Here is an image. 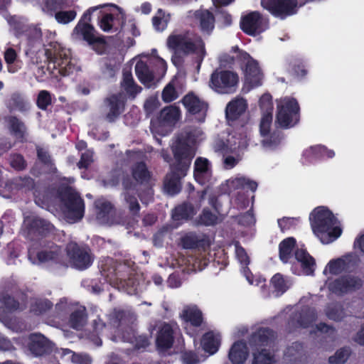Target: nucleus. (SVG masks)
Here are the masks:
<instances>
[{
    "label": "nucleus",
    "instance_id": "nucleus-1",
    "mask_svg": "<svg viewBox=\"0 0 364 364\" xmlns=\"http://www.w3.org/2000/svg\"><path fill=\"white\" fill-rule=\"evenodd\" d=\"M196 142L195 134L192 132H186L181 134L171 146L174 161L170 164V171L164 180V189L167 194L175 196L181 192V179L186 176L196 155Z\"/></svg>",
    "mask_w": 364,
    "mask_h": 364
},
{
    "label": "nucleus",
    "instance_id": "nucleus-2",
    "mask_svg": "<svg viewBox=\"0 0 364 364\" xmlns=\"http://www.w3.org/2000/svg\"><path fill=\"white\" fill-rule=\"evenodd\" d=\"M309 220L313 232L321 238L323 243L336 240L342 233L338 226H334L336 218L327 208H316L310 214Z\"/></svg>",
    "mask_w": 364,
    "mask_h": 364
},
{
    "label": "nucleus",
    "instance_id": "nucleus-3",
    "mask_svg": "<svg viewBox=\"0 0 364 364\" xmlns=\"http://www.w3.org/2000/svg\"><path fill=\"white\" fill-rule=\"evenodd\" d=\"M166 43L168 48L176 54H196L198 68L206 55L205 43L202 38L189 32L171 34L168 37Z\"/></svg>",
    "mask_w": 364,
    "mask_h": 364
},
{
    "label": "nucleus",
    "instance_id": "nucleus-4",
    "mask_svg": "<svg viewBox=\"0 0 364 364\" xmlns=\"http://www.w3.org/2000/svg\"><path fill=\"white\" fill-rule=\"evenodd\" d=\"M56 196L61 202L68 218L79 221L84 217L85 201L72 186L60 184L57 188Z\"/></svg>",
    "mask_w": 364,
    "mask_h": 364
},
{
    "label": "nucleus",
    "instance_id": "nucleus-5",
    "mask_svg": "<svg viewBox=\"0 0 364 364\" xmlns=\"http://www.w3.org/2000/svg\"><path fill=\"white\" fill-rule=\"evenodd\" d=\"M46 50L49 58V66L52 70H58L63 76L69 75L73 72L74 65L71 63L70 52L57 41L46 44Z\"/></svg>",
    "mask_w": 364,
    "mask_h": 364
},
{
    "label": "nucleus",
    "instance_id": "nucleus-6",
    "mask_svg": "<svg viewBox=\"0 0 364 364\" xmlns=\"http://www.w3.org/2000/svg\"><path fill=\"white\" fill-rule=\"evenodd\" d=\"M239 84V76L237 73L216 69L210 75L209 85L219 94L234 93Z\"/></svg>",
    "mask_w": 364,
    "mask_h": 364
},
{
    "label": "nucleus",
    "instance_id": "nucleus-7",
    "mask_svg": "<svg viewBox=\"0 0 364 364\" xmlns=\"http://www.w3.org/2000/svg\"><path fill=\"white\" fill-rule=\"evenodd\" d=\"M299 105L295 98H284L277 105L276 123L282 128H291L299 122Z\"/></svg>",
    "mask_w": 364,
    "mask_h": 364
},
{
    "label": "nucleus",
    "instance_id": "nucleus-8",
    "mask_svg": "<svg viewBox=\"0 0 364 364\" xmlns=\"http://www.w3.org/2000/svg\"><path fill=\"white\" fill-rule=\"evenodd\" d=\"M131 173L132 176L122 171L120 174L124 191L134 190L137 186L149 185L152 176L144 161L134 163L131 167Z\"/></svg>",
    "mask_w": 364,
    "mask_h": 364
},
{
    "label": "nucleus",
    "instance_id": "nucleus-9",
    "mask_svg": "<svg viewBox=\"0 0 364 364\" xmlns=\"http://www.w3.org/2000/svg\"><path fill=\"white\" fill-rule=\"evenodd\" d=\"M34 34V38L31 36L28 37L26 55L33 64L39 65L38 69L46 74L45 65H42L43 63L47 65V70H52L51 65L49 66V58L46 50V44L42 43L41 31H35Z\"/></svg>",
    "mask_w": 364,
    "mask_h": 364
},
{
    "label": "nucleus",
    "instance_id": "nucleus-10",
    "mask_svg": "<svg viewBox=\"0 0 364 364\" xmlns=\"http://www.w3.org/2000/svg\"><path fill=\"white\" fill-rule=\"evenodd\" d=\"M301 0H261V6L272 16L281 20L297 13Z\"/></svg>",
    "mask_w": 364,
    "mask_h": 364
},
{
    "label": "nucleus",
    "instance_id": "nucleus-11",
    "mask_svg": "<svg viewBox=\"0 0 364 364\" xmlns=\"http://www.w3.org/2000/svg\"><path fill=\"white\" fill-rule=\"evenodd\" d=\"M65 251L71 266L79 270H85L93 262V257L87 246H82L75 242H70L65 247Z\"/></svg>",
    "mask_w": 364,
    "mask_h": 364
},
{
    "label": "nucleus",
    "instance_id": "nucleus-12",
    "mask_svg": "<svg viewBox=\"0 0 364 364\" xmlns=\"http://www.w3.org/2000/svg\"><path fill=\"white\" fill-rule=\"evenodd\" d=\"M240 26L245 33L255 36L268 29L269 19L259 11H251L241 17Z\"/></svg>",
    "mask_w": 364,
    "mask_h": 364
},
{
    "label": "nucleus",
    "instance_id": "nucleus-13",
    "mask_svg": "<svg viewBox=\"0 0 364 364\" xmlns=\"http://www.w3.org/2000/svg\"><path fill=\"white\" fill-rule=\"evenodd\" d=\"M74 33L82 36V39L97 54L105 53L106 41L104 36H97L94 26L89 23L78 22L74 28Z\"/></svg>",
    "mask_w": 364,
    "mask_h": 364
},
{
    "label": "nucleus",
    "instance_id": "nucleus-14",
    "mask_svg": "<svg viewBox=\"0 0 364 364\" xmlns=\"http://www.w3.org/2000/svg\"><path fill=\"white\" fill-rule=\"evenodd\" d=\"M127 98L121 92L112 94L104 99L102 108L106 112L105 119L114 122L124 112Z\"/></svg>",
    "mask_w": 364,
    "mask_h": 364
},
{
    "label": "nucleus",
    "instance_id": "nucleus-15",
    "mask_svg": "<svg viewBox=\"0 0 364 364\" xmlns=\"http://www.w3.org/2000/svg\"><path fill=\"white\" fill-rule=\"evenodd\" d=\"M363 286V281L358 277L347 274L341 276L329 282L328 288L332 293L341 296L359 289Z\"/></svg>",
    "mask_w": 364,
    "mask_h": 364
},
{
    "label": "nucleus",
    "instance_id": "nucleus-16",
    "mask_svg": "<svg viewBox=\"0 0 364 364\" xmlns=\"http://www.w3.org/2000/svg\"><path fill=\"white\" fill-rule=\"evenodd\" d=\"M36 257L40 263L66 265L64 250L53 242H48L41 250L36 253Z\"/></svg>",
    "mask_w": 364,
    "mask_h": 364
},
{
    "label": "nucleus",
    "instance_id": "nucleus-17",
    "mask_svg": "<svg viewBox=\"0 0 364 364\" xmlns=\"http://www.w3.org/2000/svg\"><path fill=\"white\" fill-rule=\"evenodd\" d=\"M176 331V328L166 322L159 327L156 336V348L159 353H164L173 347Z\"/></svg>",
    "mask_w": 364,
    "mask_h": 364
},
{
    "label": "nucleus",
    "instance_id": "nucleus-18",
    "mask_svg": "<svg viewBox=\"0 0 364 364\" xmlns=\"http://www.w3.org/2000/svg\"><path fill=\"white\" fill-rule=\"evenodd\" d=\"M335 156V152L328 149L326 146L318 144L310 146L304 151L302 154V164L309 165L323 160L324 159H332Z\"/></svg>",
    "mask_w": 364,
    "mask_h": 364
},
{
    "label": "nucleus",
    "instance_id": "nucleus-19",
    "mask_svg": "<svg viewBox=\"0 0 364 364\" xmlns=\"http://www.w3.org/2000/svg\"><path fill=\"white\" fill-rule=\"evenodd\" d=\"M7 129L10 134L16 141L25 143L28 136V130L26 123L16 115H8L4 117Z\"/></svg>",
    "mask_w": 364,
    "mask_h": 364
},
{
    "label": "nucleus",
    "instance_id": "nucleus-20",
    "mask_svg": "<svg viewBox=\"0 0 364 364\" xmlns=\"http://www.w3.org/2000/svg\"><path fill=\"white\" fill-rule=\"evenodd\" d=\"M28 349L35 356L48 355L53 351L52 343L41 333L29 336Z\"/></svg>",
    "mask_w": 364,
    "mask_h": 364
},
{
    "label": "nucleus",
    "instance_id": "nucleus-21",
    "mask_svg": "<svg viewBox=\"0 0 364 364\" xmlns=\"http://www.w3.org/2000/svg\"><path fill=\"white\" fill-rule=\"evenodd\" d=\"M315 319V314L309 309H302L294 314L289 319L287 326L289 333L294 332L297 328H309Z\"/></svg>",
    "mask_w": 364,
    "mask_h": 364
},
{
    "label": "nucleus",
    "instance_id": "nucleus-22",
    "mask_svg": "<svg viewBox=\"0 0 364 364\" xmlns=\"http://www.w3.org/2000/svg\"><path fill=\"white\" fill-rule=\"evenodd\" d=\"M275 332L267 327H260L253 332L249 338V344L253 350L267 346L274 338Z\"/></svg>",
    "mask_w": 364,
    "mask_h": 364
},
{
    "label": "nucleus",
    "instance_id": "nucleus-23",
    "mask_svg": "<svg viewBox=\"0 0 364 364\" xmlns=\"http://www.w3.org/2000/svg\"><path fill=\"white\" fill-rule=\"evenodd\" d=\"M5 105L10 112L25 113L30 109L31 105L25 95L20 92H12L5 101Z\"/></svg>",
    "mask_w": 364,
    "mask_h": 364
},
{
    "label": "nucleus",
    "instance_id": "nucleus-24",
    "mask_svg": "<svg viewBox=\"0 0 364 364\" xmlns=\"http://www.w3.org/2000/svg\"><path fill=\"white\" fill-rule=\"evenodd\" d=\"M242 70L247 84L252 87H258L262 85L263 73L256 60H250Z\"/></svg>",
    "mask_w": 364,
    "mask_h": 364
},
{
    "label": "nucleus",
    "instance_id": "nucleus-25",
    "mask_svg": "<svg viewBox=\"0 0 364 364\" xmlns=\"http://www.w3.org/2000/svg\"><path fill=\"white\" fill-rule=\"evenodd\" d=\"M211 175L209 161L203 157H198L194 163L193 176L197 183L200 185L205 184Z\"/></svg>",
    "mask_w": 364,
    "mask_h": 364
},
{
    "label": "nucleus",
    "instance_id": "nucleus-26",
    "mask_svg": "<svg viewBox=\"0 0 364 364\" xmlns=\"http://www.w3.org/2000/svg\"><path fill=\"white\" fill-rule=\"evenodd\" d=\"M249 355V350L247 343L240 340L235 341L231 346L228 358L233 364H243Z\"/></svg>",
    "mask_w": 364,
    "mask_h": 364
},
{
    "label": "nucleus",
    "instance_id": "nucleus-27",
    "mask_svg": "<svg viewBox=\"0 0 364 364\" xmlns=\"http://www.w3.org/2000/svg\"><path fill=\"white\" fill-rule=\"evenodd\" d=\"M135 74L139 80L146 87L150 88L154 83V74L147 63L141 60H139L134 68Z\"/></svg>",
    "mask_w": 364,
    "mask_h": 364
},
{
    "label": "nucleus",
    "instance_id": "nucleus-28",
    "mask_svg": "<svg viewBox=\"0 0 364 364\" xmlns=\"http://www.w3.org/2000/svg\"><path fill=\"white\" fill-rule=\"evenodd\" d=\"M181 102L187 111L191 114H196L206 110L208 107L207 104L201 101L193 93L186 95Z\"/></svg>",
    "mask_w": 364,
    "mask_h": 364
},
{
    "label": "nucleus",
    "instance_id": "nucleus-29",
    "mask_svg": "<svg viewBox=\"0 0 364 364\" xmlns=\"http://www.w3.org/2000/svg\"><path fill=\"white\" fill-rule=\"evenodd\" d=\"M54 226L47 220L34 218L30 223V231L36 235L46 237L53 232Z\"/></svg>",
    "mask_w": 364,
    "mask_h": 364
},
{
    "label": "nucleus",
    "instance_id": "nucleus-30",
    "mask_svg": "<svg viewBox=\"0 0 364 364\" xmlns=\"http://www.w3.org/2000/svg\"><path fill=\"white\" fill-rule=\"evenodd\" d=\"M200 343L203 349L206 353L213 355L219 349L220 346V336L219 334H215L212 331H208L203 335Z\"/></svg>",
    "mask_w": 364,
    "mask_h": 364
},
{
    "label": "nucleus",
    "instance_id": "nucleus-31",
    "mask_svg": "<svg viewBox=\"0 0 364 364\" xmlns=\"http://www.w3.org/2000/svg\"><path fill=\"white\" fill-rule=\"evenodd\" d=\"M247 109V104L243 99H235L230 101L226 106L225 115L229 120H236Z\"/></svg>",
    "mask_w": 364,
    "mask_h": 364
},
{
    "label": "nucleus",
    "instance_id": "nucleus-32",
    "mask_svg": "<svg viewBox=\"0 0 364 364\" xmlns=\"http://www.w3.org/2000/svg\"><path fill=\"white\" fill-rule=\"evenodd\" d=\"M36 150L38 160L46 168V173H55L58 171V169L49 151L39 146H36Z\"/></svg>",
    "mask_w": 364,
    "mask_h": 364
},
{
    "label": "nucleus",
    "instance_id": "nucleus-33",
    "mask_svg": "<svg viewBox=\"0 0 364 364\" xmlns=\"http://www.w3.org/2000/svg\"><path fill=\"white\" fill-rule=\"evenodd\" d=\"M182 318L194 327H200L203 321L202 311L196 306L184 308L181 314Z\"/></svg>",
    "mask_w": 364,
    "mask_h": 364
},
{
    "label": "nucleus",
    "instance_id": "nucleus-34",
    "mask_svg": "<svg viewBox=\"0 0 364 364\" xmlns=\"http://www.w3.org/2000/svg\"><path fill=\"white\" fill-rule=\"evenodd\" d=\"M196 18L199 21L200 28L203 32L210 33L214 28L215 17L208 10L198 11L195 14Z\"/></svg>",
    "mask_w": 364,
    "mask_h": 364
},
{
    "label": "nucleus",
    "instance_id": "nucleus-35",
    "mask_svg": "<svg viewBox=\"0 0 364 364\" xmlns=\"http://www.w3.org/2000/svg\"><path fill=\"white\" fill-rule=\"evenodd\" d=\"M53 304L48 299L34 298L31 301L29 311L35 316H41L50 311Z\"/></svg>",
    "mask_w": 364,
    "mask_h": 364
},
{
    "label": "nucleus",
    "instance_id": "nucleus-36",
    "mask_svg": "<svg viewBox=\"0 0 364 364\" xmlns=\"http://www.w3.org/2000/svg\"><path fill=\"white\" fill-rule=\"evenodd\" d=\"M205 240L199 238L196 233L191 232L181 238V245L183 249L195 250L205 246Z\"/></svg>",
    "mask_w": 364,
    "mask_h": 364
},
{
    "label": "nucleus",
    "instance_id": "nucleus-37",
    "mask_svg": "<svg viewBox=\"0 0 364 364\" xmlns=\"http://www.w3.org/2000/svg\"><path fill=\"white\" fill-rule=\"evenodd\" d=\"M296 244L294 237H289L283 240L279 245V259L287 263L291 257V253Z\"/></svg>",
    "mask_w": 364,
    "mask_h": 364
},
{
    "label": "nucleus",
    "instance_id": "nucleus-38",
    "mask_svg": "<svg viewBox=\"0 0 364 364\" xmlns=\"http://www.w3.org/2000/svg\"><path fill=\"white\" fill-rule=\"evenodd\" d=\"M121 85L127 94L132 97H135L136 95L141 92L142 90L141 87L135 82L130 72H124L123 73V78L121 82Z\"/></svg>",
    "mask_w": 364,
    "mask_h": 364
},
{
    "label": "nucleus",
    "instance_id": "nucleus-39",
    "mask_svg": "<svg viewBox=\"0 0 364 364\" xmlns=\"http://www.w3.org/2000/svg\"><path fill=\"white\" fill-rule=\"evenodd\" d=\"M195 215L193 206L190 203H183L173 210L172 218L174 220H190Z\"/></svg>",
    "mask_w": 364,
    "mask_h": 364
},
{
    "label": "nucleus",
    "instance_id": "nucleus-40",
    "mask_svg": "<svg viewBox=\"0 0 364 364\" xmlns=\"http://www.w3.org/2000/svg\"><path fill=\"white\" fill-rule=\"evenodd\" d=\"M180 117L179 108L175 106H169L164 108L160 112L161 122L166 124H174Z\"/></svg>",
    "mask_w": 364,
    "mask_h": 364
},
{
    "label": "nucleus",
    "instance_id": "nucleus-41",
    "mask_svg": "<svg viewBox=\"0 0 364 364\" xmlns=\"http://www.w3.org/2000/svg\"><path fill=\"white\" fill-rule=\"evenodd\" d=\"M86 318L87 314L85 307L75 310L69 317L70 327L76 330L81 329L85 325Z\"/></svg>",
    "mask_w": 364,
    "mask_h": 364
},
{
    "label": "nucleus",
    "instance_id": "nucleus-42",
    "mask_svg": "<svg viewBox=\"0 0 364 364\" xmlns=\"http://www.w3.org/2000/svg\"><path fill=\"white\" fill-rule=\"evenodd\" d=\"M274 355L265 348L253 352L252 364H275Z\"/></svg>",
    "mask_w": 364,
    "mask_h": 364
},
{
    "label": "nucleus",
    "instance_id": "nucleus-43",
    "mask_svg": "<svg viewBox=\"0 0 364 364\" xmlns=\"http://www.w3.org/2000/svg\"><path fill=\"white\" fill-rule=\"evenodd\" d=\"M326 316L333 321H340L345 316L344 309L340 303H331L326 308Z\"/></svg>",
    "mask_w": 364,
    "mask_h": 364
},
{
    "label": "nucleus",
    "instance_id": "nucleus-44",
    "mask_svg": "<svg viewBox=\"0 0 364 364\" xmlns=\"http://www.w3.org/2000/svg\"><path fill=\"white\" fill-rule=\"evenodd\" d=\"M100 270L101 274L106 278L107 280H112L116 276V267L112 259L107 258L102 260L100 264Z\"/></svg>",
    "mask_w": 364,
    "mask_h": 364
},
{
    "label": "nucleus",
    "instance_id": "nucleus-45",
    "mask_svg": "<svg viewBox=\"0 0 364 364\" xmlns=\"http://www.w3.org/2000/svg\"><path fill=\"white\" fill-rule=\"evenodd\" d=\"M232 52L235 53V55L232 58V60L237 63L241 69L245 68V65H247L253 60L254 58L245 50L240 49L237 46L232 47Z\"/></svg>",
    "mask_w": 364,
    "mask_h": 364
},
{
    "label": "nucleus",
    "instance_id": "nucleus-46",
    "mask_svg": "<svg viewBox=\"0 0 364 364\" xmlns=\"http://www.w3.org/2000/svg\"><path fill=\"white\" fill-rule=\"evenodd\" d=\"M129 191H125L123 193L124 198L128 205V209L130 214L134 217H139L140 212V205L135 196L130 194Z\"/></svg>",
    "mask_w": 364,
    "mask_h": 364
},
{
    "label": "nucleus",
    "instance_id": "nucleus-47",
    "mask_svg": "<svg viewBox=\"0 0 364 364\" xmlns=\"http://www.w3.org/2000/svg\"><path fill=\"white\" fill-rule=\"evenodd\" d=\"M95 206L98 210V217L105 218V220L107 219L114 210V207L112 203L105 200L96 201Z\"/></svg>",
    "mask_w": 364,
    "mask_h": 364
},
{
    "label": "nucleus",
    "instance_id": "nucleus-48",
    "mask_svg": "<svg viewBox=\"0 0 364 364\" xmlns=\"http://www.w3.org/2000/svg\"><path fill=\"white\" fill-rule=\"evenodd\" d=\"M232 183L236 188L250 190L252 192H255L258 186V184L255 181L246 177L236 178L232 181Z\"/></svg>",
    "mask_w": 364,
    "mask_h": 364
},
{
    "label": "nucleus",
    "instance_id": "nucleus-49",
    "mask_svg": "<svg viewBox=\"0 0 364 364\" xmlns=\"http://www.w3.org/2000/svg\"><path fill=\"white\" fill-rule=\"evenodd\" d=\"M119 70V65L114 60H107L103 68H102V73L106 78H113L115 77L117 73Z\"/></svg>",
    "mask_w": 364,
    "mask_h": 364
},
{
    "label": "nucleus",
    "instance_id": "nucleus-50",
    "mask_svg": "<svg viewBox=\"0 0 364 364\" xmlns=\"http://www.w3.org/2000/svg\"><path fill=\"white\" fill-rule=\"evenodd\" d=\"M350 355V350L348 348H342L338 349L334 355L330 356L328 363L330 364H343L348 358Z\"/></svg>",
    "mask_w": 364,
    "mask_h": 364
},
{
    "label": "nucleus",
    "instance_id": "nucleus-51",
    "mask_svg": "<svg viewBox=\"0 0 364 364\" xmlns=\"http://www.w3.org/2000/svg\"><path fill=\"white\" fill-rule=\"evenodd\" d=\"M51 103L52 97L50 93L47 90H41L37 96V107L42 110H46Z\"/></svg>",
    "mask_w": 364,
    "mask_h": 364
},
{
    "label": "nucleus",
    "instance_id": "nucleus-52",
    "mask_svg": "<svg viewBox=\"0 0 364 364\" xmlns=\"http://www.w3.org/2000/svg\"><path fill=\"white\" fill-rule=\"evenodd\" d=\"M217 220V215L208 208H204L199 216V223L205 226L213 225L216 224Z\"/></svg>",
    "mask_w": 364,
    "mask_h": 364
},
{
    "label": "nucleus",
    "instance_id": "nucleus-53",
    "mask_svg": "<svg viewBox=\"0 0 364 364\" xmlns=\"http://www.w3.org/2000/svg\"><path fill=\"white\" fill-rule=\"evenodd\" d=\"M76 15L75 10L60 11L55 13V18L59 23L66 24L73 21Z\"/></svg>",
    "mask_w": 364,
    "mask_h": 364
},
{
    "label": "nucleus",
    "instance_id": "nucleus-54",
    "mask_svg": "<svg viewBox=\"0 0 364 364\" xmlns=\"http://www.w3.org/2000/svg\"><path fill=\"white\" fill-rule=\"evenodd\" d=\"M346 265V261L341 258L331 259L328 263L329 272L335 275L341 274L345 269Z\"/></svg>",
    "mask_w": 364,
    "mask_h": 364
},
{
    "label": "nucleus",
    "instance_id": "nucleus-55",
    "mask_svg": "<svg viewBox=\"0 0 364 364\" xmlns=\"http://www.w3.org/2000/svg\"><path fill=\"white\" fill-rule=\"evenodd\" d=\"M161 97L163 101L166 103L171 102L177 99L178 93L173 85L168 83L164 88Z\"/></svg>",
    "mask_w": 364,
    "mask_h": 364
},
{
    "label": "nucleus",
    "instance_id": "nucleus-56",
    "mask_svg": "<svg viewBox=\"0 0 364 364\" xmlns=\"http://www.w3.org/2000/svg\"><path fill=\"white\" fill-rule=\"evenodd\" d=\"M271 283L277 292L284 293L287 290V287L283 276L277 273L271 279Z\"/></svg>",
    "mask_w": 364,
    "mask_h": 364
},
{
    "label": "nucleus",
    "instance_id": "nucleus-57",
    "mask_svg": "<svg viewBox=\"0 0 364 364\" xmlns=\"http://www.w3.org/2000/svg\"><path fill=\"white\" fill-rule=\"evenodd\" d=\"M129 342L134 343V348L139 350H144L150 344L149 337L145 335H133V338L130 339Z\"/></svg>",
    "mask_w": 364,
    "mask_h": 364
},
{
    "label": "nucleus",
    "instance_id": "nucleus-58",
    "mask_svg": "<svg viewBox=\"0 0 364 364\" xmlns=\"http://www.w3.org/2000/svg\"><path fill=\"white\" fill-rule=\"evenodd\" d=\"M289 68L294 75L297 77H304L307 70L303 63L299 60H292L289 63Z\"/></svg>",
    "mask_w": 364,
    "mask_h": 364
},
{
    "label": "nucleus",
    "instance_id": "nucleus-59",
    "mask_svg": "<svg viewBox=\"0 0 364 364\" xmlns=\"http://www.w3.org/2000/svg\"><path fill=\"white\" fill-rule=\"evenodd\" d=\"M4 307L10 312L16 311L19 308V302L14 297L5 294L1 299Z\"/></svg>",
    "mask_w": 364,
    "mask_h": 364
},
{
    "label": "nucleus",
    "instance_id": "nucleus-60",
    "mask_svg": "<svg viewBox=\"0 0 364 364\" xmlns=\"http://www.w3.org/2000/svg\"><path fill=\"white\" fill-rule=\"evenodd\" d=\"M93 162V152L90 150H87L80 156V159L77 166L80 169H87Z\"/></svg>",
    "mask_w": 364,
    "mask_h": 364
},
{
    "label": "nucleus",
    "instance_id": "nucleus-61",
    "mask_svg": "<svg viewBox=\"0 0 364 364\" xmlns=\"http://www.w3.org/2000/svg\"><path fill=\"white\" fill-rule=\"evenodd\" d=\"M11 167L17 171H23L27 166L26 161L23 155L20 154H14L10 162Z\"/></svg>",
    "mask_w": 364,
    "mask_h": 364
},
{
    "label": "nucleus",
    "instance_id": "nucleus-62",
    "mask_svg": "<svg viewBox=\"0 0 364 364\" xmlns=\"http://www.w3.org/2000/svg\"><path fill=\"white\" fill-rule=\"evenodd\" d=\"M127 317V312L122 309H114L111 315V323L114 326L119 327Z\"/></svg>",
    "mask_w": 364,
    "mask_h": 364
},
{
    "label": "nucleus",
    "instance_id": "nucleus-63",
    "mask_svg": "<svg viewBox=\"0 0 364 364\" xmlns=\"http://www.w3.org/2000/svg\"><path fill=\"white\" fill-rule=\"evenodd\" d=\"M238 223L242 226L248 227L255 223V218L252 210L242 213L237 216Z\"/></svg>",
    "mask_w": 364,
    "mask_h": 364
},
{
    "label": "nucleus",
    "instance_id": "nucleus-64",
    "mask_svg": "<svg viewBox=\"0 0 364 364\" xmlns=\"http://www.w3.org/2000/svg\"><path fill=\"white\" fill-rule=\"evenodd\" d=\"M301 267L306 275H312L315 271L316 262L314 258L309 255L301 262Z\"/></svg>",
    "mask_w": 364,
    "mask_h": 364
}]
</instances>
